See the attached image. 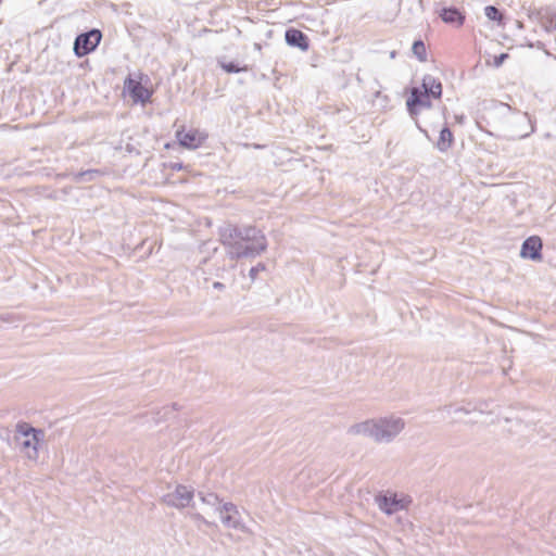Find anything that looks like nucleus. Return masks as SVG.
<instances>
[{"label": "nucleus", "mask_w": 556, "mask_h": 556, "mask_svg": "<svg viewBox=\"0 0 556 556\" xmlns=\"http://www.w3.org/2000/svg\"><path fill=\"white\" fill-rule=\"evenodd\" d=\"M149 78L142 73L129 75L124 81V89L135 104H146L151 101L153 89L148 86Z\"/></svg>", "instance_id": "obj_2"}, {"label": "nucleus", "mask_w": 556, "mask_h": 556, "mask_svg": "<svg viewBox=\"0 0 556 556\" xmlns=\"http://www.w3.org/2000/svg\"><path fill=\"white\" fill-rule=\"evenodd\" d=\"M261 239H262L261 250L263 251L265 249V237L262 236Z\"/></svg>", "instance_id": "obj_17"}, {"label": "nucleus", "mask_w": 556, "mask_h": 556, "mask_svg": "<svg viewBox=\"0 0 556 556\" xmlns=\"http://www.w3.org/2000/svg\"><path fill=\"white\" fill-rule=\"evenodd\" d=\"M172 169L180 170V169H182V164H180V163L173 164Z\"/></svg>", "instance_id": "obj_15"}, {"label": "nucleus", "mask_w": 556, "mask_h": 556, "mask_svg": "<svg viewBox=\"0 0 556 556\" xmlns=\"http://www.w3.org/2000/svg\"><path fill=\"white\" fill-rule=\"evenodd\" d=\"M17 441L28 458H36L38 455V445L42 439V432L23 422L17 425Z\"/></svg>", "instance_id": "obj_4"}, {"label": "nucleus", "mask_w": 556, "mask_h": 556, "mask_svg": "<svg viewBox=\"0 0 556 556\" xmlns=\"http://www.w3.org/2000/svg\"><path fill=\"white\" fill-rule=\"evenodd\" d=\"M413 53L417 56V59L421 62L427 60V48L424 41L417 40L413 45Z\"/></svg>", "instance_id": "obj_11"}, {"label": "nucleus", "mask_w": 556, "mask_h": 556, "mask_svg": "<svg viewBox=\"0 0 556 556\" xmlns=\"http://www.w3.org/2000/svg\"><path fill=\"white\" fill-rule=\"evenodd\" d=\"M440 16L445 23L456 24L457 26H462L465 22L464 13L454 8L443 9Z\"/></svg>", "instance_id": "obj_9"}, {"label": "nucleus", "mask_w": 556, "mask_h": 556, "mask_svg": "<svg viewBox=\"0 0 556 556\" xmlns=\"http://www.w3.org/2000/svg\"><path fill=\"white\" fill-rule=\"evenodd\" d=\"M410 503L409 497L403 496L397 498L396 494L390 496H382L379 498V506L388 514L395 513L400 509L406 508Z\"/></svg>", "instance_id": "obj_7"}, {"label": "nucleus", "mask_w": 556, "mask_h": 556, "mask_svg": "<svg viewBox=\"0 0 556 556\" xmlns=\"http://www.w3.org/2000/svg\"><path fill=\"white\" fill-rule=\"evenodd\" d=\"M102 34L99 29H92L79 35L74 43V51L77 56H85L92 52L100 43Z\"/></svg>", "instance_id": "obj_5"}, {"label": "nucleus", "mask_w": 556, "mask_h": 556, "mask_svg": "<svg viewBox=\"0 0 556 556\" xmlns=\"http://www.w3.org/2000/svg\"><path fill=\"white\" fill-rule=\"evenodd\" d=\"M191 498H192V494L188 492L187 496H186V500L189 502Z\"/></svg>", "instance_id": "obj_18"}, {"label": "nucleus", "mask_w": 556, "mask_h": 556, "mask_svg": "<svg viewBox=\"0 0 556 556\" xmlns=\"http://www.w3.org/2000/svg\"><path fill=\"white\" fill-rule=\"evenodd\" d=\"M402 427H403V425H402L400 421H396V422L394 424V429H395V430H400Z\"/></svg>", "instance_id": "obj_16"}, {"label": "nucleus", "mask_w": 556, "mask_h": 556, "mask_svg": "<svg viewBox=\"0 0 556 556\" xmlns=\"http://www.w3.org/2000/svg\"><path fill=\"white\" fill-rule=\"evenodd\" d=\"M288 45L298 47L302 51H307L309 48V41L307 36L296 28H289L285 35Z\"/></svg>", "instance_id": "obj_8"}, {"label": "nucleus", "mask_w": 556, "mask_h": 556, "mask_svg": "<svg viewBox=\"0 0 556 556\" xmlns=\"http://www.w3.org/2000/svg\"><path fill=\"white\" fill-rule=\"evenodd\" d=\"M453 142H454V137H453L452 131L447 127H444L440 131V136H439L438 142H437L438 149L443 152L447 151L452 147Z\"/></svg>", "instance_id": "obj_10"}, {"label": "nucleus", "mask_w": 556, "mask_h": 556, "mask_svg": "<svg viewBox=\"0 0 556 556\" xmlns=\"http://www.w3.org/2000/svg\"><path fill=\"white\" fill-rule=\"evenodd\" d=\"M543 243L539 236H531L521 245L520 256L532 261L542 260Z\"/></svg>", "instance_id": "obj_6"}, {"label": "nucleus", "mask_w": 556, "mask_h": 556, "mask_svg": "<svg viewBox=\"0 0 556 556\" xmlns=\"http://www.w3.org/2000/svg\"><path fill=\"white\" fill-rule=\"evenodd\" d=\"M484 13L489 20L495 21L498 24L503 23V14L497 10V8L493 5H488L484 9Z\"/></svg>", "instance_id": "obj_12"}, {"label": "nucleus", "mask_w": 556, "mask_h": 556, "mask_svg": "<svg viewBox=\"0 0 556 556\" xmlns=\"http://www.w3.org/2000/svg\"><path fill=\"white\" fill-rule=\"evenodd\" d=\"M442 92L441 81L431 75H426L420 87H412L406 91V109L408 113L416 117L421 110L432 106V99L440 100Z\"/></svg>", "instance_id": "obj_1"}, {"label": "nucleus", "mask_w": 556, "mask_h": 556, "mask_svg": "<svg viewBox=\"0 0 556 556\" xmlns=\"http://www.w3.org/2000/svg\"><path fill=\"white\" fill-rule=\"evenodd\" d=\"M508 58L507 53H502L500 55L494 56L493 64L494 66L498 67L503 64V62Z\"/></svg>", "instance_id": "obj_14"}, {"label": "nucleus", "mask_w": 556, "mask_h": 556, "mask_svg": "<svg viewBox=\"0 0 556 556\" xmlns=\"http://www.w3.org/2000/svg\"><path fill=\"white\" fill-rule=\"evenodd\" d=\"M175 137L178 144L187 150H197L204 146L208 138V134L200 128L187 126L186 124L175 123Z\"/></svg>", "instance_id": "obj_3"}, {"label": "nucleus", "mask_w": 556, "mask_h": 556, "mask_svg": "<svg viewBox=\"0 0 556 556\" xmlns=\"http://www.w3.org/2000/svg\"><path fill=\"white\" fill-rule=\"evenodd\" d=\"M222 68L227 73H239V72H245L248 71V67H238L236 64L229 62V63H222Z\"/></svg>", "instance_id": "obj_13"}]
</instances>
